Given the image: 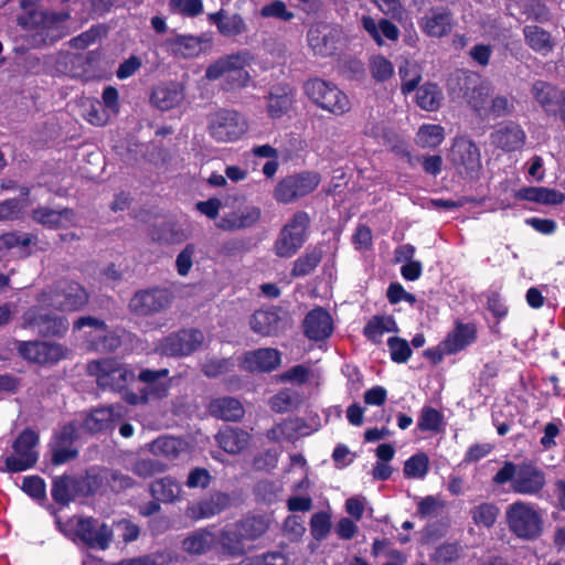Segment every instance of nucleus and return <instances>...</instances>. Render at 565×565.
Returning <instances> with one entry per match:
<instances>
[{
  "instance_id": "obj_16",
  "label": "nucleus",
  "mask_w": 565,
  "mask_h": 565,
  "mask_svg": "<svg viewBox=\"0 0 565 565\" xmlns=\"http://www.w3.org/2000/svg\"><path fill=\"white\" fill-rule=\"evenodd\" d=\"M15 349L26 361L38 364H53L66 359L70 351L60 343L46 341H18Z\"/></svg>"
},
{
  "instance_id": "obj_46",
  "label": "nucleus",
  "mask_w": 565,
  "mask_h": 565,
  "mask_svg": "<svg viewBox=\"0 0 565 565\" xmlns=\"http://www.w3.org/2000/svg\"><path fill=\"white\" fill-rule=\"evenodd\" d=\"M445 140V128L437 124L422 125L415 137V142L420 148L435 149Z\"/></svg>"
},
{
  "instance_id": "obj_43",
  "label": "nucleus",
  "mask_w": 565,
  "mask_h": 565,
  "mask_svg": "<svg viewBox=\"0 0 565 565\" xmlns=\"http://www.w3.org/2000/svg\"><path fill=\"white\" fill-rule=\"evenodd\" d=\"M279 323L280 318L273 310H257L253 313L249 321L252 330L263 337L276 334Z\"/></svg>"
},
{
  "instance_id": "obj_61",
  "label": "nucleus",
  "mask_w": 565,
  "mask_h": 565,
  "mask_svg": "<svg viewBox=\"0 0 565 565\" xmlns=\"http://www.w3.org/2000/svg\"><path fill=\"white\" fill-rule=\"evenodd\" d=\"M238 58L239 56H236V53L218 58L213 64L209 65L205 71V77L210 81H215L218 78L224 79L228 71L233 68V62L237 61Z\"/></svg>"
},
{
  "instance_id": "obj_15",
  "label": "nucleus",
  "mask_w": 565,
  "mask_h": 565,
  "mask_svg": "<svg viewBox=\"0 0 565 565\" xmlns=\"http://www.w3.org/2000/svg\"><path fill=\"white\" fill-rule=\"evenodd\" d=\"M343 39V31L339 25L324 22L312 24L307 32V42L313 55L320 57L332 56L337 53Z\"/></svg>"
},
{
  "instance_id": "obj_42",
  "label": "nucleus",
  "mask_w": 565,
  "mask_h": 565,
  "mask_svg": "<svg viewBox=\"0 0 565 565\" xmlns=\"http://www.w3.org/2000/svg\"><path fill=\"white\" fill-rule=\"evenodd\" d=\"M182 99L183 92L174 84L158 86L151 94L152 104L161 110L174 108L182 102Z\"/></svg>"
},
{
  "instance_id": "obj_33",
  "label": "nucleus",
  "mask_w": 565,
  "mask_h": 565,
  "mask_svg": "<svg viewBox=\"0 0 565 565\" xmlns=\"http://www.w3.org/2000/svg\"><path fill=\"white\" fill-rule=\"evenodd\" d=\"M217 543V536L207 527L190 533L182 541V550L190 555H203L210 552Z\"/></svg>"
},
{
  "instance_id": "obj_14",
  "label": "nucleus",
  "mask_w": 565,
  "mask_h": 565,
  "mask_svg": "<svg viewBox=\"0 0 565 565\" xmlns=\"http://www.w3.org/2000/svg\"><path fill=\"white\" fill-rule=\"evenodd\" d=\"M169 373L168 369L140 371L138 380L147 386L140 393L125 392L124 399L131 405H138L147 403L149 398L166 397L171 386Z\"/></svg>"
},
{
  "instance_id": "obj_13",
  "label": "nucleus",
  "mask_w": 565,
  "mask_h": 565,
  "mask_svg": "<svg viewBox=\"0 0 565 565\" xmlns=\"http://www.w3.org/2000/svg\"><path fill=\"white\" fill-rule=\"evenodd\" d=\"M85 327L90 328V331L85 333V341L89 351L107 353L120 347V338L115 332L109 331L103 320L94 317H81L74 323L76 330Z\"/></svg>"
},
{
  "instance_id": "obj_3",
  "label": "nucleus",
  "mask_w": 565,
  "mask_h": 565,
  "mask_svg": "<svg viewBox=\"0 0 565 565\" xmlns=\"http://www.w3.org/2000/svg\"><path fill=\"white\" fill-rule=\"evenodd\" d=\"M39 435L31 428L23 429L13 440L10 450L0 457V472L18 473L29 470L39 460Z\"/></svg>"
},
{
  "instance_id": "obj_50",
  "label": "nucleus",
  "mask_w": 565,
  "mask_h": 565,
  "mask_svg": "<svg viewBox=\"0 0 565 565\" xmlns=\"http://www.w3.org/2000/svg\"><path fill=\"white\" fill-rule=\"evenodd\" d=\"M531 93L545 111L554 108L558 96V90L554 85L539 79L533 83Z\"/></svg>"
},
{
  "instance_id": "obj_11",
  "label": "nucleus",
  "mask_w": 565,
  "mask_h": 565,
  "mask_svg": "<svg viewBox=\"0 0 565 565\" xmlns=\"http://www.w3.org/2000/svg\"><path fill=\"white\" fill-rule=\"evenodd\" d=\"M318 172L305 171L281 179L274 190L277 202L288 204L313 192L320 184Z\"/></svg>"
},
{
  "instance_id": "obj_44",
  "label": "nucleus",
  "mask_w": 565,
  "mask_h": 565,
  "mask_svg": "<svg viewBox=\"0 0 565 565\" xmlns=\"http://www.w3.org/2000/svg\"><path fill=\"white\" fill-rule=\"evenodd\" d=\"M526 44L535 52L546 55L553 51L554 42L550 32L537 25H526L523 29Z\"/></svg>"
},
{
  "instance_id": "obj_28",
  "label": "nucleus",
  "mask_w": 565,
  "mask_h": 565,
  "mask_svg": "<svg viewBox=\"0 0 565 565\" xmlns=\"http://www.w3.org/2000/svg\"><path fill=\"white\" fill-rule=\"evenodd\" d=\"M525 139L526 135L523 128L513 121L500 125L490 135L491 143L505 152L521 149Z\"/></svg>"
},
{
  "instance_id": "obj_47",
  "label": "nucleus",
  "mask_w": 565,
  "mask_h": 565,
  "mask_svg": "<svg viewBox=\"0 0 565 565\" xmlns=\"http://www.w3.org/2000/svg\"><path fill=\"white\" fill-rule=\"evenodd\" d=\"M150 452L158 457L175 459L184 449V443L180 438L164 436L159 437L150 444Z\"/></svg>"
},
{
  "instance_id": "obj_5",
  "label": "nucleus",
  "mask_w": 565,
  "mask_h": 565,
  "mask_svg": "<svg viewBox=\"0 0 565 565\" xmlns=\"http://www.w3.org/2000/svg\"><path fill=\"white\" fill-rule=\"evenodd\" d=\"M303 90L313 104L334 116H342L351 109L349 96L331 82L311 78L305 83Z\"/></svg>"
},
{
  "instance_id": "obj_2",
  "label": "nucleus",
  "mask_w": 565,
  "mask_h": 565,
  "mask_svg": "<svg viewBox=\"0 0 565 565\" xmlns=\"http://www.w3.org/2000/svg\"><path fill=\"white\" fill-rule=\"evenodd\" d=\"M492 482L498 486L511 482L513 492L535 495L545 487L546 477L544 471L532 462L515 465L512 461H505L493 476Z\"/></svg>"
},
{
  "instance_id": "obj_18",
  "label": "nucleus",
  "mask_w": 565,
  "mask_h": 565,
  "mask_svg": "<svg viewBox=\"0 0 565 565\" xmlns=\"http://www.w3.org/2000/svg\"><path fill=\"white\" fill-rule=\"evenodd\" d=\"M204 341V334L198 329H183L166 337L158 350L168 356H185L196 351Z\"/></svg>"
},
{
  "instance_id": "obj_20",
  "label": "nucleus",
  "mask_w": 565,
  "mask_h": 565,
  "mask_svg": "<svg viewBox=\"0 0 565 565\" xmlns=\"http://www.w3.org/2000/svg\"><path fill=\"white\" fill-rule=\"evenodd\" d=\"M478 335L477 322L456 319L452 328L443 339L441 347L447 355H455L473 345L478 341Z\"/></svg>"
},
{
  "instance_id": "obj_26",
  "label": "nucleus",
  "mask_w": 565,
  "mask_h": 565,
  "mask_svg": "<svg viewBox=\"0 0 565 565\" xmlns=\"http://www.w3.org/2000/svg\"><path fill=\"white\" fill-rule=\"evenodd\" d=\"M422 31L431 38L448 35L454 26V17L449 9L431 8L418 22Z\"/></svg>"
},
{
  "instance_id": "obj_64",
  "label": "nucleus",
  "mask_w": 565,
  "mask_h": 565,
  "mask_svg": "<svg viewBox=\"0 0 565 565\" xmlns=\"http://www.w3.org/2000/svg\"><path fill=\"white\" fill-rule=\"evenodd\" d=\"M297 404V394L290 390H281L269 399V406L275 413L291 411Z\"/></svg>"
},
{
  "instance_id": "obj_4",
  "label": "nucleus",
  "mask_w": 565,
  "mask_h": 565,
  "mask_svg": "<svg viewBox=\"0 0 565 565\" xmlns=\"http://www.w3.org/2000/svg\"><path fill=\"white\" fill-rule=\"evenodd\" d=\"M510 532L518 539L533 541L543 532V519L535 504L518 500L505 510Z\"/></svg>"
},
{
  "instance_id": "obj_8",
  "label": "nucleus",
  "mask_w": 565,
  "mask_h": 565,
  "mask_svg": "<svg viewBox=\"0 0 565 565\" xmlns=\"http://www.w3.org/2000/svg\"><path fill=\"white\" fill-rule=\"evenodd\" d=\"M54 305L39 303L28 308L21 317V327L36 331L43 338L63 337L68 330L65 317L52 312Z\"/></svg>"
},
{
  "instance_id": "obj_31",
  "label": "nucleus",
  "mask_w": 565,
  "mask_h": 565,
  "mask_svg": "<svg viewBox=\"0 0 565 565\" xmlns=\"http://www.w3.org/2000/svg\"><path fill=\"white\" fill-rule=\"evenodd\" d=\"M87 481L86 478H75L70 475L55 477L51 488L52 499L57 504L66 505L75 499L81 486Z\"/></svg>"
},
{
  "instance_id": "obj_38",
  "label": "nucleus",
  "mask_w": 565,
  "mask_h": 565,
  "mask_svg": "<svg viewBox=\"0 0 565 565\" xmlns=\"http://www.w3.org/2000/svg\"><path fill=\"white\" fill-rule=\"evenodd\" d=\"M209 412L223 420H238L244 415L243 405L234 397H220L211 401Z\"/></svg>"
},
{
  "instance_id": "obj_25",
  "label": "nucleus",
  "mask_w": 565,
  "mask_h": 565,
  "mask_svg": "<svg viewBox=\"0 0 565 565\" xmlns=\"http://www.w3.org/2000/svg\"><path fill=\"white\" fill-rule=\"evenodd\" d=\"M281 364V353L277 349L260 348L246 352L241 367L250 373H269Z\"/></svg>"
},
{
  "instance_id": "obj_56",
  "label": "nucleus",
  "mask_w": 565,
  "mask_h": 565,
  "mask_svg": "<svg viewBox=\"0 0 565 565\" xmlns=\"http://www.w3.org/2000/svg\"><path fill=\"white\" fill-rule=\"evenodd\" d=\"M515 110L513 97L498 95L491 99L489 107L486 111L484 118H501L509 117Z\"/></svg>"
},
{
  "instance_id": "obj_62",
  "label": "nucleus",
  "mask_w": 565,
  "mask_h": 565,
  "mask_svg": "<svg viewBox=\"0 0 565 565\" xmlns=\"http://www.w3.org/2000/svg\"><path fill=\"white\" fill-rule=\"evenodd\" d=\"M370 72L376 82H385L394 74V66L382 55L373 56L370 60Z\"/></svg>"
},
{
  "instance_id": "obj_36",
  "label": "nucleus",
  "mask_w": 565,
  "mask_h": 565,
  "mask_svg": "<svg viewBox=\"0 0 565 565\" xmlns=\"http://www.w3.org/2000/svg\"><path fill=\"white\" fill-rule=\"evenodd\" d=\"M362 25L363 29L369 33V35L375 41L377 45L383 44L382 36L390 41L398 40V28L386 19H381L379 23H376V21L373 18L364 15L362 17Z\"/></svg>"
},
{
  "instance_id": "obj_29",
  "label": "nucleus",
  "mask_w": 565,
  "mask_h": 565,
  "mask_svg": "<svg viewBox=\"0 0 565 565\" xmlns=\"http://www.w3.org/2000/svg\"><path fill=\"white\" fill-rule=\"evenodd\" d=\"M207 20L224 38H236L247 32L245 19L239 13H228L224 9L209 13Z\"/></svg>"
},
{
  "instance_id": "obj_27",
  "label": "nucleus",
  "mask_w": 565,
  "mask_h": 565,
  "mask_svg": "<svg viewBox=\"0 0 565 565\" xmlns=\"http://www.w3.org/2000/svg\"><path fill=\"white\" fill-rule=\"evenodd\" d=\"M333 332V320L330 313L317 307L310 310L303 320V333L312 341H323Z\"/></svg>"
},
{
  "instance_id": "obj_19",
  "label": "nucleus",
  "mask_w": 565,
  "mask_h": 565,
  "mask_svg": "<svg viewBox=\"0 0 565 565\" xmlns=\"http://www.w3.org/2000/svg\"><path fill=\"white\" fill-rule=\"evenodd\" d=\"M76 536L87 546L106 550L113 539V531L106 523L94 518H77L71 521Z\"/></svg>"
},
{
  "instance_id": "obj_48",
  "label": "nucleus",
  "mask_w": 565,
  "mask_h": 565,
  "mask_svg": "<svg viewBox=\"0 0 565 565\" xmlns=\"http://www.w3.org/2000/svg\"><path fill=\"white\" fill-rule=\"evenodd\" d=\"M441 100L443 92L437 84L427 83L417 89L416 103L424 110H437L441 105Z\"/></svg>"
},
{
  "instance_id": "obj_52",
  "label": "nucleus",
  "mask_w": 565,
  "mask_h": 565,
  "mask_svg": "<svg viewBox=\"0 0 565 565\" xmlns=\"http://www.w3.org/2000/svg\"><path fill=\"white\" fill-rule=\"evenodd\" d=\"M322 252L320 249L307 250L303 255L298 257L292 266L291 275L294 277H305L311 274L320 264Z\"/></svg>"
},
{
  "instance_id": "obj_59",
  "label": "nucleus",
  "mask_w": 565,
  "mask_h": 565,
  "mask_svg": "<svg viewBox=\"0 0 565 565\" xmlns=\"http://www.w3.org/2000/svg\"><path fill=\"white\" fill-rule=\"evenodd\" d=\"M331 530V516L329 513L320 511L310 519V533L312 537L320 542L324 540Z\"/></svg>"
},
{
  "instance_id": "obj_1",
  "label": "nucleus",
  "mask_w": 565,
  "mask_h": 565,
  "mask_svg": "<svg viewBox=\"0 0 565 565\" xmlns=\"http://www.w3.org/2000/svg\"><path fill=\"white\" fill-rule=\"evenodd\" d=\"M38 0H21L23 13L18 17V24L32 32L33 45H46L60 38L61 24L70 18L65 12H47L36 9Z\"/></svg>"
},
{
  "instance_id": "obj_51",
  "label": "nucleus",
  "mask_w": 565,
  "mask_h": 565,
  "mask_svg": "<svg viewBox=\"0 0 565 565\" xmlns=\"http://www.w3.org/2000/svg\"><path fill=\"white\" fill-rule=\"evenodd\" d=\"M463 555V546L457 542L444 543L437 546L430 555L435 565H451Z\"/></svg>"
},
{
  "instance_id": "obj_37",
  "label": "nucleus",
  "mask_w": 565,
  "mask_h": 565,
  "mask_svg": "<svg viewBox=\"0 0 565 565\" xmlns=\"http://www.w3.org/2000/svg\"><path fill=\"white\" fill-rule=\"evenodd\" d=\"M149 491L154 500L163 503H172L180 499L182 488L172 477H163L152 481Z\"/></svg>"
},
{
  "instance_id": "obj_39",
  "label": "nucleus",
  "mask_w": 565,
  "mask_h": 565,
  "mask_svg": "<svg viewBox=\"0 0 565 565\" xmlns=\"http://www.w3.org/2000/svg\"><path fill=\"white\" fill-rule=\"evenodd\" d=\"M218 446L228 454H238L249 443L248 433L237 428H225L216 435Z\"/></svg>"
},
{
  "instance_id": "obj_32",
  "label": "nucleus",
  "mask_w": 565,
  "mask_h": 565,
  "mask_svg": "<svg viewBox=\"0 0 565 565\" xmlns=\"http://www.w3.org/2000/svg\"><path fill=\"white\" fill-rule=\"evenodd\" d=\"M36 242L38 236L32 233L9 232L0 235V260L7 257L12 249H18L22 257L29 256L28 248Z\"/></svg>"
},
{
  "instance_id": "obj_10",
  "label": "nucleus",
  "mask_w": 565,
  "mask_h": 565,
  "mask_svg": "<svg viewBox=\"0 0 565 565\" xmlns=\"http://www.w3.org/2000/svg\"><path fill=\"white\" fill-rule=\"evenodd\" d=\"M449 160L456 171L472 180L479 179L482 170L481 152L477 143L467 136H458L454 139Z\"/></svg>"
},
{
  "instance_id": "obj_7",
  "label": "nucleus",
  "mask_w": 565,
  "mask_h": 565,
  "mask_svg": "<svg viewBox=\"0 0 565 565\" xmlns=\"http://www.w3.org/2000/svg\"><path fill=\"white\" fill-rule=\"evenodd\" d=\"M36 301L43 305H54L62 311H76L88 301V294L78 282L60 280L53 287L43 289Z\"/></svg>"
},
{
  "instance_id": "obj_53",
  "label": "nucleus",
  "mask_w": 565,
  "mask_h": 565,
  "mask_svg": "<svg viewBox=\"0 0 565 565\" xmlns=\"http://www.w3.org/2000/svg\"><path fill=\"white\" fill-rule=\"evenodd\" d=\"M444 426V415L431 406H424L420 409L417 420V428L420 431L438 433Z\"/></svg>"
},
{
  "instance_id": "obj_58",
  "label": "nucleus",
  "mask_w": 565,
  "mask_h": 565,
  "mask_svg": "<svg viewBox=\"0 0 565 565\" xmlns=\"http://www.w3.org/2000/svg\"><path fill=\"white\" fill-rule=\"evenodd\" d=\"M399 76L402 79L401 92L404 95H408L416 89L420 82V74L415 65H411L405 62L404 65L399 66Z\"/></svg>"
},
{
  "instance_id": "obj_21",
  "label": "nucleus",
  "mask_w": 565,
  "mask_h": 565,
  "mask_svg": "<svg viewBox=\"0 0 565 565\" xmlns=\"http://www.w3.org/2000/svg\"><path fill=\"white\" fill-rule=\"evenodd\" d=\"M172 300L166 288H151L137 291L130 299V310L139 316H148L167 309Z\"/></svg>"
},
{
  "instance_id": "obj_57",
  "label": "nucleus",
  "mask_w": 565,
  "mask_h": 565,
  "mask_svg": "<svg viewBox=\"0 0 565 565\" xmlns=\"http://www.w3.org/2000/svg\"><path fill=\"white\" fill-rule=\"evenodd\" d=\"M490 87L488 84L480 83L475 86L471 93L467 94V100L470 107L481 117L484 118L486 111L489 107L488 98Z\"/></svg>"
},
{
  "instance_id": "obj_17",
  "label": "nucleus",
  "mask_w": 565,
  "mask_h": 565,
  "mask_svg": "<svg viewBox=\"0 0 565 565\" xmlns=\"http://www.w3.org/2000/svg\"><path fill=\"white\" fill-rule=\"evenodd\" d=\"M78 438V424L73 420L61 427L50 441L51 461L54 466L64 465L78 456L76 440Z\"/></svg>"
},
{
  "instance_id": "obj_49",
  "label": "nucleus",
  "mask_w": 565,
  "mask_h": 565,
  "mask_svg": "<svg viewBox=\"0 0 565 565\" xmlns=\"http://www.w3.org/2000/svg\"><path fill=\"white\" fill-rule=\"evenodd\" d=\"M499 508L492 502H482L470 510L473 524L477 527L491 529L498 519Z\"/></svg>"
},
{
  "instance_id": "obj_55",
  "label": "nucleus",
  "mask_w": 565,
  "mask_h": 565,
  "mask_svg": "<svg viewBox=\"0 0 565 565\" xmlns=\"http://www.w3.org/2000/svg\"><path fill=\"white\" fill-rule=\"evenodd\" d=\"M236 523L246 541L256 540L268 530V522L263 516H247Z\"/></svg>"
},
{
  "instance_id": "obj_12",
  "label": "nucleus",
  "mask_w": 565,
  "mask_h": 565,
  "mask_svg": "<svg viewBox=\"0 0 565 565\" xmlns=\"http://www.w3.org/2000/svg\"><path fill=\"white\" fill-rule=\"evenodd\" d=\"M246 119L236 110L221 109L209 121L211 137L218 142H233L247 131Z\"/></svg>"
},
{
  "instance_id": "obj_6",
  "label": "nucleus",
  "mask_w": 565,
  "mask_h": 565,
  "mask_svg": "<svg viewBox=\"0 0 565 565\" xmlns=\"http://www.w3.org/2000/svg\"><path fill=\"white\" fill-rule=\"evenodd\" d=\"M310 216L305 211L296 212L281 227L273 250L280 258H290L303 246L308 238Z\"/></svg>"
},
{
  "instance_id": "obj_22",
  "label": "nucleus",
  "mask_w": 565,
  "mask_h": 565,
  "mask_svg": "<svg viewBox=\"0 0 565 565\" xmlns=\"http://www.w3.org/2000/svg\"><path fill=\"white\" fill-rule=\"evenodd\" d=\"M126 413L125 407L120 405L95 408L85 415L78 428L82 427L90 434L111 430L115 424L126 416Z\"/></svg>"
},
{
  "instance_id": "obj_40",
  "label": "nucleus",
  "mask_w": 565,
  "mask_h": 565,
  "mask_svg": "<svg viewBox=\"0 0 565 565\" xmlns=\"http://www.w3.org/2000/svg\"><path fill=\"white\" fill-rule=\"evenodd\" d=\"M170 51L180 57L192 58L203 51V41L193 35H177L167 42Z\"/></svg>"
},
{
  "instance_id": "obj_9",
  "label": "nucleus",
  "mask_w": 565,
  "mask_h": 565,
  "mask_svg": "<svg viewBox=\"0 0 565 565\" xmlns=\"http://www.w3.org/2000/svg\"><path fill=\"white\" fill-rule=\"evenodd\" d=\"M89 375L96 377L99 387L122 393L135 380V373L116 359H102L87 364Z\"/></svg>"
},
{
  "instance_id": "obj_35",
  "label": "nucleus",
  "mask_w": 565,
  "mask_h": 565,
  "mask_svg": "<svg viewBox=\"0 0 565 565\" xmlns=\"http://www.w3.org/2000/svg\"><path fill=\"white\" fill-rule=\"evenodd\" d=\"M396 320L390 315H375L363 327V335L372 343L382 342L385 333H397Z\"/></svg>"
},
{
  "instance_id": "obj_34",
  "label": "nucleus",
  "mask_w": 565,
  "mask_h": 565,
  "mask_svg": "<svg viewBox=\"0 0 565 565\" xmlns=\"http://www.w3.org/2000/svg\"><path fill=\"white\" fill-rule=\"evenodd\" d=\"M515 198L544 205H558L565 201L563 192L544 186H524L515 192Z\"/></svg>"
},
{
  "instance_id": "obj_24",
  "label": "nucleus",
  "mask_w": 565,
  "mask_h": 565,
  "mask_svg": "<svg viewBox=\"0 0 565 565\" xmlns=\"http://www.w3.org/2000/svg\"><path fill=\"white\" fill-rule=\"evenodd\" d=\"M230 505L231 497L227 493L216 491L205 499L188 504L184 514L192 521H199L220 514Z\"/></svg>"
},
{
  "instance_id": "obj_60",
  "label": "nucleus",
  "mask_w": 565,
  "mask_h": 565,
  "mask_svg": "<svg viewBox=\"0 0 565 565\" xmlns=\"http://www.w3.org/2000/svg\"><path fill=\"white\" fill-rule=\"evenodd\" d=\"M387 348L391 360L395 363H405L412 355V349L407 340L398 337H391L387 340Z\"/></svg>"
},
{
  "instance_id": "obj_41",
  "label": "nucleus",
  "mask_w": 565,
  "mask_h": 565,
  "mask_svg": "<svg viewBox=\"0 0 565 565\" xmlns=\"http://www.w3.org/2000/svg\"><path fill=\"white\" fill-rule=\"evenodd\" d=\"M217 541L224 554L239 556L245 553L244 542L246 540L243 537L237 523L223 529Z\"/></svg>"
},
{
  "instance_id": "obj_23",
  "label": "nucleus",
  "mask_w": 565,
  "mask_h": 565,
  "mask_svg": "<svg viewBox=\"0 0 565 565\" xmlns=\"http://www.w3.org/2000/svg\"><path fill=\"white\" fill-rule=\"evenodd\" d=\"M266 99V114L270 119H280L286 116L296 103V88L288 83L273 85Z\"/></svg>"
},
{
  "instance_id": "obj_63",
  "label": "nucleus",
  "mask_w": 565,
  "mask_h": 565,
  "mask_svg": "<svg viewBox=\"0 0 565 565\" xmlns=\"http://www.w3.org/2000/svg\"><path fill=\"white\" fill-rule=\"evenodd\" d=\"M169 9L173 13L194 18L203 12L202 0H170Z\"/></svg>"
},
{
  "instance_id": "obj_30",
  "label": "nucleus",
  "mask_w": 565,
  "mask_h": 565,
  "mask_svg": "<svg viewBox=\"0 0 565 565\" xmlns=\"http://www.w3.org/2000/svg\"><path fill=\"white\" fill-rule=\"evenodd\" d=\"M236 56H239V58L233 62V68L228 71L222 83V89L227 92L245 88L252 82V76L245 70V66L252 63L253 55L248 51H242L237 52Z\"/></svg>"
},
{
  "instance_id": "obj_54",
  "label": "nucleus",
  "mask_w": 565,
  "mask_h": 565,
  "mask_svg": "<svg viewBox=\"0 0 565 565\" xmlns=\"http://www.w3.org/2000/svg\"><path fill=\"white\" fill-rule=\"evenodd\" d=\"M429 470V458L425 452L411 456L404 463V476L408 479H424Z\"/></svg>"
},
{
  "instance_id": "obj_45",
  "label": "nucleus",
  "mask_w": 565,
  "mask_h": 565,
  "mask_svg": "<svg viewBox=\"0 0 565 565\" xmlns=\"http://www.w3.org/2000/svg\"><path fill=\"white\" fill-rule=\"evenodd\" d=\"M260 217V211L257 207H247L244 211L234 212L221 218L217 226L223 230H237L249 227Z\"/></svg>"
}]
</instances>
